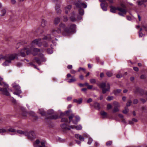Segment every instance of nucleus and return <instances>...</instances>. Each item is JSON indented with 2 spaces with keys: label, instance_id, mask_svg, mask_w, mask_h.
Listing matches in <instances>:
<instances>
[{
  "label": "nucleus",
  "instance_id": "obj_1",
  "mask_svg": "<svg viewBox=\"0 0 147 147\" xmlns=\"http://www.w3.org/2000/svg\"><path fill=\"white\" fill-rule=\"evenodd\" d=\"M40 40L35 39L32 42V43L29 45L24 47L19 52L17 55V57L18 56H20L22 57H25L26 55H28L31 53L32 49V46L35 44H36L39 47H40L42 45L41 42H40Z\"/></svg>",
  "mask_w": 147,
  "mask_h": 147
},
{
  "label": "nucleus",
  "instance_id": "obj_2",
  "mask_svg": "<svg viewBox=\"0 0 147 147\" xmlns=\"http://www.w3.org/2000/svg\"><path fill=\"white\" fill-rule=\"evenodd\" d=\"M16 58H18L17 55L16 53L4 55H0V62L5 61L2 65L6 66L9 65L11 63V61Z\"/></svg>",
  "mask_w": 147,
  "mask_h": 147
},
{
  "label": "nucleus",
  "instance_id": "obj_3",
  "mask_svg": "<svg viewBox=\"0 0 147 147\" xmlns=\"http://www.w3.org/2000/svg\"><path fill=\"white\" fill-rule=\"evenodd\" d=\"M65 24L63 23H61L59 25V27L57 28L53 29L52 30L51 33V35L53 38L54 37L57 36L58 34L62 33L63 35V32H64Z\"/></svg>",
  "mask_w": 147,
  "mask_h": 147
},
{
  "label": "nucleus",
  "instance_id": "obj_4",
  "mask_svg": "<svg viewBox=\"0 0 147 147\" xmlns=\"http://www.w3.org/2000/svg\"><path fill=\"white\" fill-rule=\"evenodd\" d=\"M110 11L113 13L116 12V10H118L119 11L118 14L121 16H124L127 13V11L125 9H123L120 7H116L112 6L110 7Z\"/></svg>",
  "mask_w": 147,
  "mask_h": 147
},
{
  "label": "nucleus",
  "instance_id": "obj_5",
  "mask_svg": "<svg viewBox=\"0 0 147 147\" xmlns=\"http://www.w3.org/2000/svg\"><path fill=\"white\" fill-rule=\"evenodd\" d=\"M65 114L68 116L70 115L69 117V123L72 121L74 124H77L78 122L80 120V118L78 116H76L75 117V118L76 119V120H72L73 118L75 116L74 114L72 113V111L71 109L66 111L65 112Z\"/></svg>",
  "mask_w": 147,
  "mask_h": 147
},
{
  "label": "nucleus",
  "instance_id": "obj_6",
  "mask_svg": "<svg viewBox=\"0 0 147 147\" xmlns=\"http://www.w3.org/2000/svg\"><path fill=\"white\" fill-rule=\"evenodd\" d=\"M76 7L79 8V12L80 15L82 16L84 14V10L82 8L83 7L84 8H86L87 7V5L84 3L81 2L80 1L74 3Z\"/></svg>",
  "mask_w": 147,
  "mask_h": 147
},
{
  "label": "nucleus",
  "instance_id": "obj_7",
  "mask_svg": "<svg viewBox=\"0 0 147 147\" xmlns=\"http://www.w3.org/2000/svg\"><path fill=\"white\" fill-rule=\"evenodd\" d=\"M76 25L74 24H71L69 28L66 27V26H65V30L63 33V35H69L71 33L76 32Z\"/></svg>",
  "mask_w": 147,
  "mask_h": 147
},
{
  "label": "nucleus",
  "instance_id": "obj_8",
  "mask_svg": "<svg viewBox=\"0 0 147 147\" xmlns=\"http://www.w3.org/2000/svg\"><path fill=\"white\" fill-rule=\"evenodd\" d=\"M97 85L102 88V93L105 94L107 92H110V86L109 83L106 84L105 83L103 82L100 84H98Z\"/></svg>",
  "mask_w": 147,
  "mask_h": 147
},
{
  "label": "nucleus",
  "instance_id": "obj_9",
  "mask_svg": "<svg viewBox=\"0 0 147 147\" xmlns=\"http://www.w3.org/2000/svg\"><path fill=\"white\" fill-rule=\"evenodd\" d=\"M54 111L52 110H50L48 111L47 114L49 115V117H46L45 119H56L59 118V116L58 115H52L54 113Z\"/></svg>",
  "mask_w": 147,
  "mask_h": 147
},
{
  "label": "nucleus",
  "instance_id": "obj_10",
  "mask_svg": "<svg viewBox=\"0 0 147 147\" xmlns=\"http://www.w3.org/2000/svg\"><path fill=\"white\" fill-rule=\"evenodd\" d=\"M52 38V37L51 36V35L50 34L47 35V36H45L43 38V39L41 40V39H36L37 40H40V42H41L42 43V45L43 44V46L44 47H46L48 46V44L45 41H43V40H48V41L51 40Z\"/></svg>",
  "mask_w": 147,
  "mask_h": 147
},
{
  "label": "nucleus",
  "instance_id": "obj_11",
  "mask_svg": "<svg viewBox=\"0 0 147 147\" xmlns=\"http://www.w3.org/2000/svg\"><path fill=\"white\" fill-rule=\"evenodd\" d=\"M12 86L13 88L16 91V92H13L14 94L19 95L21 93L22 91L20 90V87L18 85L16 84L15 83H14L12 84Z\"/></svg>",
  "mask_w": 147,
  "mask_h": 147
},
{
  "label": "nucleus",
  "instance_id": "obj_12",
  "mask_svg": "<svg viewBox=\"0 0 147 147\" xmlns=\"http://www.w3.org/2000/svg\"><path fill=\"white\" fill-rule=\"evenodd\" d=\"M40 58L37 57H35L34 59L36 61V63L39 65L41 64V62H44L46 61V59L44 57V55L43 54H41L39 55Z\"/></svg>",
  "mask_w": 147,
  "mask_h": 147
},
{
  "label": "nucleus",
  "instance_id": "obj_13",
  "mask_svg": "<svg viewBox=\"0 0 147 147\" xmlns=\"http://www.w3.org/2000/svg\"><path fill=\"white\" fill-rule=\"evenodd\" d=\"M113 104L114 105V107L112 110V113H114L119 111L118 108L120 106L119 103L116 101L114 102Z\"/></svg>",
  "mask_w": 147,
  "mask_h": 147
},
{
  "label": "nucleus",
  "instance_id": "obj_14",
  "mask_svg": "<svg viewBox=\"0 0 147 147\" xmlns=\"http://www.w3.org/2000/svg\"><path fill=\"white\" fill-rule=\"evenodd\" d=\"M27 136L30 139L32 140L34 139L36 137V136L34 132L33 131H30L29 132H28V135Z\"/></svg>",
  "mask_w": 147,
  "mask_h": 147
},
{
  "label": "nucleus",
  "instance_id": "obj_15",
  "mask_svg": "<svg viewBox=\"0 0 147 147\" xmlns=\"http://www.w3.org/2000/svg\"><path fill=\"white\" fill-rule=\"evenodd\" d=\"M5 87V88H1L0 90L3 92V93L4 94L8 96H10V94L7 91V88H8V87ZM8 87H9L8 86Z\"/></svg>",
  "mask_w": 147,
  "mask_h": 147
},
{
  "label": "nucleus",
  "instance_id": "obj_16",
  "mask_svg": "<svg viewBox=\"0 0 147 147\" xmlns=\"http://www.w3.org/2000/svg\"><path fill=\"white\" fill-rule=\"evenodd\" d=\"M35 45H37L36 44H35L34 45H33L32 46V49L31 53H32V54L33 55H37L38 52H39L40 50L39 49L34 48H33V47Z\"/></svg>",
  "mask_w": 147,
  "mask_h": 147
},
{
  "label": "nucleus",
  "instance_id": "obj_17",
  "mask_svg": "<svg viewBox=\"0 0 147 147\" xmlns=\"http://www.w3.org/2000/svg\"><path fill=\"white\" fill-rule=\"evenodd\" d=\"M67 124H63L61 125V127L63 131L64 132L67 130H70L71 128L69 127Z\"/></svg>",
  "mask_w": 147,
  "mask_h": 147
},
{
  "label": "nucleus",
  "instance_id": "obj_18",
  "mask_svg": "<svg viewBox=\"0 0 147 147\" xmlns=\"http://www.w3.org/2000/svg\"><path fill=\"white\" fill-rule=\"evenodd\" d=\"M71 128V129H74V128H76L77 130H81L82 128V126L80 125H79L77 126L75 125H70L69 126Z\"/></svg>",
  "mask_w": 147,
  "mask_h": 147
},
{
  "label": "nucleus",
  "instance_id": "obj_19",
  "mask_svg": "<svg viewBox=\"0 0 147 147\" xmlns=\"http://www.w3.org/2000/svg\"><path fill=\"white\" fill-rule=\"evenodd\" d=\"M75 137L77 139H79L81 141H84V138L79 134H76L75 135Z\"/></svg>",
  "mask_w": 147,
  "mask_h": 147
},
{
  "label": "nucleus",
  "instance_id": "obj_20",
  "mask_svg": "<svg viewBox=\"0 0 147 147\" xmlns=\"http://www.w3.org/2000/svg\"><path fill=\"white\" fill-rule=\"evenodd\" d=\"M17 132L20 134L24 135L26 136V135H28V132L27 131H23L22 130H18L17 131Z\"/></svg>",
  "mask_w": 147,
  "mask_h": 147
},
{
  "label": "nucleus",
  "instance_id": "obj_21",
  "mask_svg": "<svg viewBox=\"0 0 147 147\" xmlns=\"http://www.w3.org/2000/svg\"><path fill=\"white\" fill-rule=\"evenodd\" d=\"M94 107L95 109L97 110H99L100 108V104L97 102L94 103Z\"/></svg>",
  "mask_w": 147,
  "mask_h": 147
},
{
  "label": "nucleus",
  "instance_id": "obj_22",
  "mask_svg": "<svg viewBox=\"0 0 147 147\" xmlns=\"http://www.w3.org/2000/svg\"><path fill=\"white\" fill-rule=\"evenodd\" d=\"M71 8V5H67L66 7H65V13L66 14H67L68 13V10H69Z\"/></svg>",
  "mask_w": 147,
  "mask_h": 147
},
{
  "label": "nucleus",
  "instance_id": "obj_23",
  "mask_svg": "<svg viewBox=\"0 0 147 147\" xmlns=\"http://www.w3.org/2000/svg\"><path fill=\"white\" fill-rule=\"evenodd\" d=\"M101 115L102 117L103 118H105L107 117V113L104 111H101L100 112Z\"/></svg>",
  "mask_w": 147,
  "mask_h": 147
},
{
  "label": "nucleus",
  "instance_id": "obj_24",
  "mask_svg": "<svg viewBox=\"0 0 147 147\" xmlns=\"http://www.w3.org/2000/svg\"><path fill=\"white\" fill-rule=\"evenodd\" d=\"M82 101V98H80L78 100L77 99H74L73 100V101L76 103H77L78 104H81Z\"/></svg>",
  "mask_w": 147,
  "mask_h": 147
},
{
  "label": "nucleus",
  "instance_id": "obj_25",
  "mask_svg": "<svg viewBox=\"0 0 147 147\" xmlns=\"http://www.w3.org/2000/svg\"><path fill=\"white\" fill-rule=\"evenodd\" d=\"M60 19L58 17H57L55 18L54 21V24L55 25H57L60 22Z\"/></svg>",
  "mask_w": 147,
  "mask_h": 147
},
{
  "label": "nucleus",
  "instance_id": "obj_26",
  "mask_svg": "<svg viewBox=\"0 0 147 147\" xmlns=\"http://www.w3.org/2000/svg\"><path fill=\"white\" fill-rule=\"evenodd\" d=\"M3 79L0 77V85L3 86H7L8 87V85L4 82L1 83V81Z\"/></svg>",
  "mask_w": 147,
  "mask_h": 147
},
{
  "label": "nucleus",
  "instance_id": "obj_27",
  "mask_svg": "<svg viewBox=\"0 0 147 147\" xmlns=\"http://www.w3.org/2000/svg\"><path fill=\"white\" fill-rule=\"evenodd\" d=\"M47 22L45 20L42 19L41 22V26L43 27H45L46 25Z\"/></svg>",
  "mask_w": 147,
  "mask_h": 147
},
{
  "label": "nucleus",
  "instance_id": "obj_28",
  "mask_svg": "<svg viewBox=\"0 0 147 147\" xmlns=\"http://www.w3.org/2000/svg\"><path fill=\"white\" fill-rule=\"evenodd\" d=\"M60 7L59 6L56 5L55 7V9L57 11V12L58 14H60L61 12V10L60 9Z\"/></svg>",
  "mask_w": 147,
  "mask_h": 147
},
{
  "label": "nucleus",
  "instance_id": "obj_29",
  "mask_svg": "<svg viewBox=\"0 0 147 147\" xmlns=\"http://www.w3.org/2000/svg\"><path fill=\"white\" fill-rule=\"evenodd\" d=\"M39 112L40 114L42 116H44L45 115L46 113L43 109H39Z\"/></svg>",
  "mask_w": 147,
  "mask_h": 147
},
{
  "label": "nucleus",
  "instance_id": "obj_30",
  "mask_svg": "<svg viewBox=\"0 0 147 147\" xmlns=\"http://www.w3.org/2000/svg\"><path fill=\"white\" fill-rule=\"evenodd\" d=\"M101 8L104 11H106L107 10V8L106 6H105V3H101L100 4Z\"/></svg>",
  "mask_w": 147,
  "mask_h": 147
},
{
  "label": "nucleus",
  "instance_id": "obj_31",
  "mask_svg": "<svg viewBox=\"0 0 147 147\" xmlns=\"http://www.w3.org/2000/svg\"><path fill=\"white\" fill-rule=\"evenodd\" d=\"M72 78L67 80V82L69 83H71L74 82L76 81V79L74 77L72 76Z\"/></svg>",
  "mask_w": 147,
  "mask_h": 147
},
{
  "label": "nucleus",
  "instance_id": "obj_32",
  "mask_svg": "<svg viewBox=\"0 0 147 147\" xmlns=\"http://www.w3.org/2000/svg\"><path fill=\"white\" fill-rule=\"evenodd\" d=\"M121 91V90L120 89H117L116 90H114V93L116 95L118 93H120Z\"/></svg>",
  "mask_w": 147,
  "mask_h": 147
},
{
  "label": "nucleus",
  "instance_id": "obj_33",
  "mask_svg": "<svg viewBox=\"0 0 147 147\" xmlns=\"http://www.w3.org/2000/svg\"><path fill=\"white\" fill-rule=\"evenodd\" d=\"M40 142V141L39 140H37L34 144V146L36 147L37 146V145L39 144Z\"/></svg>",
  "mask_w": 147,
  "mask_h": 147
},
{
  "label": "nucleus",
  "instance_id": "obj_34",
  "mask_svg": "<svg viewBox=\"0 0 147 147\" xmlns=\"http://www.w3.org/2000/svg\"><path fill=\"white\" fill-rule=\"evenodd\" d=\"M45 141L44 140L41 141L40 142V144L42 146H38V147H47L45 146Z\"/></svg>",
  "mask_w": 147,
  "mask_h": 147
},
{
  "label": "nucleus",
  "instance_id": "obj_35",
  "mask_svg": "<svg viewBox=\"0 0 147 147\" xmlns=\"http://www.w3.org/2000/svg\"><path fill=\"white\" fill-rule=\"evenodd\" d=\"M68 121V119L67 118L64 117L61 119V122H67Z\"/></svg>",
  "mask_w": 147,
  "mask_h": 147
},
{
  "label": "nucleus",
  "instance_id": "obj_36",
  "mask_svg": "<svg viewBox=\"0 0 147 147\" xmlns=\"http://www.w3.org/2000/svg\"><path fill=\"white\" fill-rule=\"evenodd\" d=\"M88 138V144H90L92 142V141H93V140L91 138H90V137H89Z\"/></svg>",
  "mask_w": 147,
  "mask_h": 147
},
{
  "label": "nucleus",
  "instance_id": "obj_37",
  "mask_svg": "<svg viewBox=\"0 0 147 147\" xmlns=\"http://www.w3.org/2000/svg\"><path fill=\"white\" fill-rule=\"evenodd\" d=\"M1 12L3 13L2 15H1V16H3L6 13V10L5 9H3L1 10Z\"/></svg>",
  "mask_w": 147,
  "mask_h": 147
},
{
  "label": "nucleus",
  "instance_id": "obj_38",
  "mask_svg": "<svg viewBox=\"0 0 147 147\" xmlns=\"http://www.w3.org/2000/svg\"><path fill=\"white\" fill-rule=\"evenodd\" d=\"M90 82L92 84L95 83L96 82V80L95 79L92 78L90 80Z\"/></svg>",
  "mask_w": 147,
  "mask_h": 147
},
{
  "label": "nucleus",
  "instance_id": "obj_39",
  "mask_svg": "<svg viewBox=\"0 0 147 147\" xmlns=\"http://www.w3.org/2000/svg\"><path fill=\"white\" fill-rule=\"evenodd\" d=\"M113 98V96H109L107 98V100L108 101H110L112 100Z\"/></svg>",
  "mask_w": 147,
  "mask_h": 147
},
{
  "label": "nucleus",
  "instance_id": "obj_40",
  "mask_svg": "<svg viewBox=\"0 0 147 147\" xmlns=\"http://www.w3.org/2000/svg\"><path fill=\"white\" fill-rule=\"evenodd\" d=\"M7 131L5 129L3 128L0 129V133L2 134L3 133Z\"/></svg>",
  "mask_w": 147,
  "mask_h": 147
},
{
  "label": "nucleus",
  "instance_id": "obj_41",
  "mask_svg": "<svg viewBox=\"0 0 147 147\" xmlns=\"http://www.w3.org/2000/svg\"><path fill=\"white\" fill-rule=\"evenodd\" d=\"M106 74L108 76L110 77L112 76V73L110 71H108L107 72Z\"/></svg>",
  "mask_w": 147,
  "mask_h": 147
},
{
  "label": "nucleus",
  "instance_id": "obj_42",
  "mask_svg": "<svg viewBox=\"0 0 147 147\" xmlns=\"http://www.w3.org/2000/svg\"><path fill=\"white\" fill-rule=\"evenodd\" d=\"M128 111V109L127 108L125 107V110H124L123 112V113L126 114H127Z\"/></svg>",
  "mask_w": 147,
  "mask_h": 147
},
{
  "label": "nucleus",
  "instance_id": "obj_43",
  "mask_svg": "<svg viewBox=\"0 0 147 147\" xmlns=\"http://www.w3.org/2000/svg\"><path fill=\"white\" fill-rule=\"evenodd\" d=\"M70 19L72 22H74L76 21V19L74 16H72L70 17Z\"/></svg>",
  "mask_w": 147,
  "mask_h": 147
},
{
  "label": "nucleus",
  "instance_id": "obj_44",
  "mask_svg": "<svg viewBox=\"0 0 147 147\" xmlns=\"http://www.w3.org/2000/svg\"><path fill=\"white\" fill-rule=\"evenodd\" d=\"M29 114L30 115L33 117L35 116V114L34 112L32 111H30L29 112Z\"/></svg>",
  "mask_w": 147,
  "mask_h": 147
},
{
  "label": "nucleus",
  "instance_id": "obj_45",
  "mask_svg": "<svg viewBox=\"0 0 147 147\" xmlns=\"http://www.w3.org/2000/svg\"><path fill=\"white\" fill-rule=\"evenodd\" d=\"M8 130L9 131L12 132H16V131L15 129L12 128H10V129H9Z\"/></svg>",
  "mask_w": 147,
  "mask_h": 147
},
{
  "label": "nucleus",
  "instance_id": "obj_46",
  "mask_svg": "<svg viewBox=\"0 0 147 147\" xmlns=\"http://www.w3.org/2000/svg\"><path fill=\"white\" fill-rule=\"evenodd\" d=\"M139 37H142L145 36V34H143L141 32H139Z\"/></svg>",
  "mask_w": 147,
  "mask_h": 147
},
{
  "label": "nucleus",
  "instance_id": "obj_47",
  "mask_svg": "<svg viewBox=\"0 0 147 147\" xmlns=\"http://www.w3.org/2000/svg\"><path fill=\"white\" fill-rule=\"evenodd\" d=\"M107 108L108 110L111 109L112 108V106L110 104H108L107 105Z\"/></svg>",
  "mask_w": 147,
  "mask_h": 147
},
{
  "label": "nucleus",
  "instance_id": "obj_48",
  "mask_svg": "<svg viewBox=\"0 0 147 147\" xmlns=\"http://www.w3.org/2000/svg\"><path fill=\"white\" fill-rule=\"evenodd\" d=\"M112 144V141H109L107 142L106 143V145L108 146H110Z\"/></svg>",
  "mask_w": 147,
  "mask_h": 147
},
{
  "label": "nucleus",
  "instance_id": "obj_49",
  "mask_svg": "<svg viewBox=\"0 0 147 147\" xmlns=\"http://www.w3.org/2000/svg\"><path fill=\"white\" fill-rule=\"evenodd\" d=\"M63 20L64 22H66L68 20V18L67 16H63Z\"/></svg>",
  "mask_w": 147,
  "mask_h": 147
},
{
  "label": "nucleus",
  "instance_id": "obj_50",
  "mask_svg": "<svg viewBox=\"0 0 147 147\" xmlns=\"http://www.w3.org/2000/svg\"><path fill=\"white\" fill-rule=\"evenodd\" d=\"M47 52L49 54H51L53 53V50L51 49H48L47 50Z\"/></svg>",
  "mask_w": 147,
  "mask_h": 147
},
{
  "label": "nucleus",
  "instance_id": "obj_51",
  "mask_svg": "<svg viewBox=\"0 0 147 147\" xmlns=\"http://www.w3.org/2000/svg\"><path fill=\"white\" fill-rule=\"evenodd\" d=\"M131 102L130 100H129L127 103V107L131 105Z\"/></svg>",
  "mask_w": 147,
  "mask_h": 147
},
{
  "label": "nucleus",
  "instance_id": "obj_52",
  "mask_svg": "<svg viewBox=\"0 0 147 147\" xmlns=\"http://www.w3.org/2000/svg\"><path fill=\"white\" fill-rule=\"evenodd\" d=\"M83 137L85 138H88L89 137V135L86 133H84L83 134Z\"/></svg>",
  "mask_w": 147,
  "mask_h": 147
},
{
  "label": "nucleus",
  "instance_id": "obj_53",
  "mask_svg": "<svg viewBox=\"0 0 147 147\" xmlns=\"http://www.w3.org/2000/svg\"><path fill=\"white\" fill-rule=\"evenodd\" d=\"M120 5L122 8L124 9V8H125V6L123 3H121Z\"/></svg>",
  "mask_w": 147,
  "mask_h": 147
},
{
  "label": "nucleus",
  "instance_id": "obj_54",
  "mask_svg": "<svg viewBox=\"0 0 147 147\" xmlns=\"http://www.w3.org/2000/svg\"><path fill=\"white\" fill-rule=\"evenodd\" d=\"M81 70H82L84 71H85V69L84 68L80 67L79 68V69H78V71L79 72Z\"/></svg>",
  "mask_w": 147,
  "mask_h": 147
},
{
  "label": "nucleus",
  "instance_id": "obj_55",
  "mask_svg": "<svg viewBox=\"0 0 147 147\" xmlns=\"http://www.w3.org/2000/svg\"><path fill=\"white\" fill-rule=\"evenodd\" d=\"M146 75H142L140 76V78L141 79H144L145 78H146Z\"/></svg>",
  "mask_w": 147,
  "mask_h": 147
},
{
  "label": "nucleus",
  "instance_id": "obj_56",
  "mask_svg": "<svg viewBox=\"0 0 147 147\" xmlns=\"http://www.w3.org/2000/svg\"><path fill=\"white\" fill-rule=\"evenodd\" d=\"M27 113L26 111H24L22 113V115L24 117H26L27 115Z\"/></svg>",
  "mask_w": 147,
  "mask_h": 147
},
{
  "label": "nucleus",
  "instance_id": "obj_57",
  "mask_svg": "<svg viewBox=\"0 0 147 147\" xmlns=\"http://www.w3.org/2000/svg\"><path fill=\"white\" fill-rule=\"evenodd\" d=\"M122 77V74H117L116 76V77L117 78H120Z\"/></svg>",
  "mask_w": 147,
  "mask_h": 147
},
{
  "label": "nucleus",
  "instance_id": "obj_58",
  "mask_svg": "<svg viewBox=\"0 0 147 147\" xmlns=\"http://www.w3.org/2000/svg\"><path fill=\"white\" fill-rule=\"evenodd\" d=\"M138 100L137 99H135L134 100L133 102L134 104H136L138 102Z\"/></svg>",
  "mask_w": 147,
  "mask_h": 147
},
{
  "label": "nucleus",
  "instance_id": "obj_59",
  "mask_svg": "<svg viewBox=\"0 0 147 147\" xmlns=\"http://www.w3.org/2000/svg\"><path fill=\"white\" fill-rule=\"evenodd\" d=\"M126 18L128 20L130 21L131 20V18L130 16H127Z\"/></svg>",
  "mask_w": 147,
  "mask_h": 147
},
{
  "label": "nucleus",
  "instance_id": "obj_60",
  "mask_svg": "<svg viewBox=\"0 0 147 147\" xmlns=\"http://www.w3.org/2000/svg\"><path fill=\"white\" fill-rule=\"evenodd\" d=\"M92 99L91 98H89L87 101L88 103H90L92 102Z\"/></svg>",
  "mask_w": 147,
  "mask_h": 147
},
{
  "label": "nucleus",
  "instance_id": "obj_61",
  "mask_svg": "<svg viewBox=\"0 0 147 147\" xmlns=\"http://www.w3.org/2000/svg\"><path fill=\"white\" fill-rule=\"evenodd\" d=\"M93 88V86L92 85H89L87 87L88 89H91Z\"/></svg>",
  "mask_w": 147,
  "mask_h": 147
},
{
  "label": "nucleus",
  "instance_id": "obj_62",
  "mask_svg": "<svg viewBox=\"0 0 147 147\" xmlns=\"http://www.w3.org/2000/svg\"><path fill=\"white\" fill-rule=\"evenodd\" d=\"M72 67V65H68L67 68L68 69H71Z\"/></svg>",
  "mask_w": 147,
  "mask_h": 147
},
{
  "label": "nucleus",
  "instance_id": "obj_63",
  "mask_svg": "<svg viewBox=\"0 0 147 147\" xmlns=\"http://www.w3.org/2000/svg\"><path fill=\"white\" fill-rule=\"evenodd\" d=\"M16 1L15 0H11V3L12 4H14L16 3Z\"/></svg>",
  "mask_w": 147,
  "mask_h": 147
},
{
  "label": "nucleus",
  "instance_id": "obj_64",
  "mask_svg": "<svg viewBox=\"0 0 147 147\" xmlns=\"http://www.w3.org/2000/svg\"><path fill=\"white\" fill-rule=\"evenodd\" d=\"M140 89L139 88H136V90L135 91H134V92L135 93H137V92H139L140 91Z\"/></svg>",
  "mask_w": 147,
  "mask_h": 147
}]
</instances>
